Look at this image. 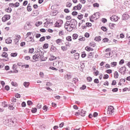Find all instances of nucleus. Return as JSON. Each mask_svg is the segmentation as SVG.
Wrapping results in <instances>:
<instances>
[{"label":"nucleus","mask_w":130,"mask_h":130,"mask_svg":"<svg viewBox=\"0 0 130 130\" xmlns=\"http://www.w3.org/2000/svg\"><path fill=\"white\" fill-rule=\"evenodd\" d=\"M72 16H77L78 15V12L73 11L72 13Z\"/></svg>","instance_id":"obj_43"},{"label":"nucleus","mask_w":130,"mask_h":130,"mask_svg":"<svg viewBox=\"0 0 130 130\" xmlns=\"http://www.w3.org/2000/svg\"><path fill=\"white\" fill-rule=\"evenodd\" d=\"M119 64L121 65V64H123V63H124V60L123 59H121L119 62Z\"/></svg>","instance_id":"obj_54"},{"label":"nucleus","mask_w":130,"mask_h":130,"mask_svg":"<svg viewBox=\"0 0 130 130\" xmlns=\"http://www.w3.org/2000/svg\"><path fill=\"white\" fill-rule=\"evenodd\" d=\"M101 29L103 30V31H104V32H106V31H107V28L105 26H102L101 27Z\"/></svg>","instance_id":"obj_40"},{"label":"nucleus","mask_w":130,"mask_h":130,"mask_svg":"<svg viewBox=\"0 0 130 130\" xmlns=\"http://www.w3.org/2000/svg\"><path fill=\"white\" fill-rule=\"evenodd\" d=\"M11 102H17V99H16V98H12V99H11Z\"/></svg>","instance_id":"obj_50"},{"label":"nucleus","mask_w":130,"mask_h":130,"mask_svg":"<svg viewBox=\"0 0 130 130\" xmlns=\"http://www.w3.org/2000/svg\"><path fill=\"white\" fill-rule=\"evenodd\" d=\"M64 12L67 14H69V13H70V10H69V9H64Z\"/></svg>","instance_id":"obj_49"},{"label":"nucleus","mask_w":130,"mask_h":130,"mask_svg":"<svg viewBox=\"0 0 130 130\" xmlns=\"http://www.w3.org/2000/svg\"><path fill=\"white\" fill-rule=\"evenodd\" d=\"M50 70H52L53 71H57V69L53 67H51L49 68Z\"/></svg>","instance_id":"obj_51"},{"label":"nucleus","mask_w":130,"mask_h":130,"mask_svg":"<svg viewBox=\"0 0 130 130\" xmlns=\"http://www.w3.org/2000/svg\"><path fill=\"white\" fill-rule=\"evenodd\" d=\"M63 23V21L61 19L58 20L55 23V27H58V28L61 27V25H62Z\"/></svg>","instance_id":"obj_4"},{"label":"nucleus","mask_w":130,"mask_h":130,"mask_svg":"<svg viewBox=\"0 0 130 130\" xmlns=\"http://www.w3.org/2000/svg\"><path fill=\"white\" fill-rule=\"evenodd\" d=\"M78 38V35L77 34H74L73 35V39L75 40V39H77Z\"/></svg>","instance_id":"obj_27"},{"label":"nucleus","mask_w":130,"mask_h":130,"mask_svg":"<svg viewBox=\"0 0 130 130\" xmlns=\"http://www.w3.org/2000/svg\"><path fill=\"white\" fill-rule=\"evenodd\" d=\"M29 85L30 83H29V82H24L23 83V85L24 86V87H25V88H28Z\"/></svg>","instance_id":"obj_15"},{"label":"nucleus","mask_w":130,"mask_h":130,"mask_svg":"<svg viewBox=\"0 0 130 130\" xmlns=\"http://www.w3.org/2000/svg\"><path fill=\"white\" fill-rule=\"evenodd\" d=\"M117 91H118V88H115L112 89L113 92H117Z\"/></svg>","instance_id":"obj_63"},{"label":"nucleus","mask_w":130,"mask_h":130,"mask_svg":"<svg viewBox=\"0 0 130 130\" xmlns=\"http://www.w3.org/2000/svg\"><path fill=\"white\" fill-rule=\"evenodd\" d=\"M105 52H108L106 53L107 55H110V49H106Z\"/></svg>","instance_id":"obj_34"},{"label":"nucleus","mask_w":130,"mask_h":130,"mask_svg":"<svg viewBox=\"0 0 130 130\" xmlns=\"http://www.w3.org/2000/svg\"><path fill=\"white\" fill-rule=\"evenodd\" d=\"M35 53H36L32 56V58L35 60H37V59L40 58V49L35 50Z\"/></svg>","instance_id":"obj_1"},{"label":"nucleus","mask_w":130,"mask_h":130,"mask_svg":"<svg viewBox=\"0 0 130 130\" xmlns=\"http://www.w3.org/2000/svg\"><path fill=\"white\" fill-rule=\"evenodd\" d=\"M2 106H3V107H8V106H9L7 104V103H6V102H4L2 103Z\"/></svg>","instance_id":"obj_28"},{"label":"nucleus","mask_w":130,"mask_h":130,"mask_svg":"<svg viewBox=\"0 0 130 130\" xmlns=\"http://www.w3.org/2000/svg\"><path fill=\"white\" fill-rule=\"evenodd\" d=\"M93 74L94 75V76H98L99 75V71H98V70H97L96 71H94L93 72Z\"/></svg>","instance_id":"obj_44"},{"label":"nucleus","mask_w":130,"mask_h":130,"mask_svg":"<svg viewBox=\"0 0 130 130\" xmlns=\"http://www.w3.org/2000/svg\"><path fill=\"white\" fill-rule=\"evenodd\" d=\"M31 112H32V113H36V112H37V108H32L31 110Z\"/></svg>","instance_id":"obj_32"},{"label":"nucleus","mask_w":130,"mask_h":130,"mask_svg":"<svg viewBox=\"0 0 130 130\" xmlns=\"http://www.w3.org/2000/svg\"><path fill=\"white\" fill-rule=\"evenodd\" d=\"M29 64H23L22 66V68H24L25 69H29Z\"/></svg>","instance_id":"obj_35"},{"label":"nucleus","mask_w":130,"mask_h":130,"mask_svg":"<svg viewBox=\"0 0 130 130\" xmlns=\"http://www.w3.org/2000/svg\"><path fill=\"white\" fill-rule=\"evenodd\" d=\"M76 7L77 8V10H81V9H82V5L81 4H79L77 6H76Z\"/></svg>","instance_id":"obj_29"},{"label":"nucleus","mask_w":130,"mask_h":130,"mask_svg":"<svg viewBox=\"0 0 130 130\" xmlns=\"http://www.w3.org/2000/svg\"><path fill=\"white\" fill-rule=\"evenodd\" d=\"M86 88H87V87L85 85H82V87H81L80 88V89H81V90H85V89H86Z\"/></svg>","instance_id":"obj_60"},{"label":"nucleus","mask_w":130,"mask_h":130,"mask_svg":"<svg viewBox=\"0 0 130 130\" xmlns=\"http://www.w3.org/2000/svg\"><path fill=\"white\" fill-rule=\"evenodd\" d=\"M11 19V16L9 15H6L2 18L3 22H6V21H8V20H10Z\"/></svg>","instance_id":"obj_6"},{"label":"nucleus","mask_w":130,"mask_h":130,"mask_svg":"<svg viewBox=\"0 0 130 130\" xmlns=\"http://www.w3.org/2000/svg\"><path fill=\"white\" fill-rule=\"evenodd\" d=\"M25 60H30V56H25Z\"/></svg>","instance_id":"obj_62"},{"label":"nucleus","mask_w":130,"mask_h":130,"mask_svg":"<svg viewBox=\"0 0 130 130\" xmlns=\"http://www.w3.org/2000/svg\"><path fill=\"white\" fill-rule=\"evenodd\" d=\"M110 20L112 21H114L115 22H117V21H118V16L116 15H112L110 17Z\"/></svg>","instance_id":"obj_7"},{"label":"nucleus","mask_w":130,"mask_h":130,"mask_svg":"<svg viewBox=\"0 0 130 130\" xmlns=\"http://www.w3.org/2000/svg\"><path fill=\"white\" fill-rule=\"evenodd\" d=\"M114 113V108L112 106H110L108 108L107 114L109 115H112Z\"/></svg>","instance_id":"obj_2"},{"label":"nucleus","mask_w":130,"mask_h":130,"mask_svg":"<svg viewBox=\"0 0 130 130\" xmlns=\"http://www.w3.org/2000/svg\"><path fill=\"white\" fill-rule=\"evenodd\" d=\"M6 43L7 44H10V43H12V40L11 39V38H8L6 40Z\"/></svg>","instance_id":"obj_14"},{"label":"nucleus","mask_w":130,"mask_h":130,"mask_svg":"<svg viewBox=\"0 0 130 130\" xmlns=\"http://www.w3.org/2000/svg\"><path fill=\"white\" fill-rule=\"evenodd\" d=\"M83 15L82 14L78 15L77 18L79 20H82V19H83Z\"/></svg>","instance_id":"obj_37"},{"label":"nucleus","mask_w":130,"mask_h":130,"mask_svg":"<svg viewBox=\"0 0 130 130\" xmlns=\"http://www.w3.org/2000/svg\"><path fill=\"white\" fill-rule=\"evenodd\" d=\"M62 42V40L60 39H58L56 40V43H57V44H59V43H61Z\"/></svg>","instance_id":"obj_23"},{"label":"nucleus","mask_w":130,"mask_h":130,"mask_svg":"<svg viewBox=\"0 0 130 130\" xmlns=\"http://www.w3.org/2000/svg\"><path fill=\"white\" fill-rule=\"evenodd\" d=\"M74 29H75V27H72V26L70 25L68 27V29H67V31H68L69 32H72V30H74Z\"/></svg>","instance_id":"obj_18"},{"label":"nucleus","mask_w":130,"mask_h":130,"mask_svg":"<svg viewBox=\"0 0 130 130\" xmlns=\"http://www.w3.org/2000/svg\"><path fill=\"white\" fill-rule=\"evenodd\" d=\"M106 73L107 74H112V70L108 69V70H106Z\"/></svg>","instance_id":"obj_21"},{"label":"nucleus","mask_w":130,"mask_h":130,"mask_svg":"<svg viewBox=\"0 0 130 130\" xmlns=\"http://www.w3.org/2000/svg\"><path fill=\"white\" fill-rule=\"evenodd\" d=\"M118 77H119V75L118 74V72H117V71H115L114 73V77L115 79H118Z\"/></svg>","instance_id":"obj_12"},{"label":"nucleus","mask_w":130,"mask_h":130,"mask_svg":"<svg viewBox=\"0 0 130 130\" xmlns=\"http://www.w3.org/2000/svg\"><path fill=\"white\" fill-rule=\"evenodd\" d=\"M94 14L95 17H96V19H99V15H100L99 12H96V13H94Z\"/></svg>","instance_id":"obj_33"},{"label":"nucleus","mask_w":130,"mask_h":130,"mask_svg":"<svg viewBox=\"0 0 130 130\" xmlns=\"http://www.w3.org/2000/svg\"><path fill=\"white\" fill-rule=\"evenodd\" d=\"M77 24H78V22L75 19H72L70 20V26L71 27L75 28H77Z\"/></svg>","instance_id":"obj_3"},{"label":"nucleus","mask_w":130,"mask_h":130,"mask_svg":"<svg viewBox=\"0 0 130 130\" xmlns=\"http://www.w3.org/2000/svg\"><path fill=\"white\" fill-rule=\"evenodd\" d=\"M28 53H35V50L34 51V49H29V51H28Z\"/></svg>","instance_id":"obj_38"},{"label":"nucleus","mask_w":130,"mask_h":130,"mask_svg":"<svg viewBox=\"0 0 130 130\" xmlns=\"http://www.w3.org/2000/svg\"><path fill=\"white\" fill-rule=\"evenodd\" d=\"M86 27H91V26H92V23H91L87 22L86 23Z\"/></svg>","instance_id":"obj_46"},{"label":"nucleus","mask_w":130,"mask_h":130,"mask_svg":"<svg viewBox=\"0 0 130 130\" xmlns=\"http://www.w3.org/2000/svg\"><path fill=\"white\" fill-rule=\"evenodd\" d=\"M12 123H15V122H17V120H16V118H13L12 119Z\"/></svg>","instance_id":"obj_61"},{"label":"nucleus","mask_w":130,"mask_h":130,"mask_svg":"<svg viewBox=\"0 0 130 130\" xmlns=\"http://www.w3.org/2000/svg\"><path fill=\"white\" fill-rule=\"evenodd\" d=\"M116 84V81L113 80V81H112V85L113 86H115Z\"/></svg>","instance_id":"obj_64"},{"label":"nucleus","mask_w":130,"mask_h":130,"mask_svg":"<svg viewBox=\"0 0 130 130\" xmlns=\"http://www.w3.org/2000/svg\"><path fill=\"white\" fill-rule=\"evenodd\" d=\"M114 26H115V24H113V23L109 24V27L111 29H113V28H114Z\"/></svg>","instance_id":"obj_30"},{"label":"nucleus","mask_w":130,"mask_h":130,"mask_svg":"<svg viewBox=\"0 0 130 130\" xmlns=\"http://www.w3.org/2000/svg\"><path fill=\"white\" fill-rule=\"evenodd\" d=\"M11 85H12L14 87H17L18 83H17L16 82L12 81L11 82Z\"/></svg>","instance_id":"obj_25"},{"label":"nucleus","mask_w":130,"mask_h":130,"mask_svg":"<svg viewBox=\"0 0 130 130\" xmlns=\"http://www.w3.org/2000/svg\"><path fill=\"white\" fill-rule=\"evenodd\" d=\"M102 21L103 22V23H106L107 22V19H106V18H102Z\"/></svg>","instance_id":"obj_59"},{"label":"nucleus","mask_w":130,"mask_h":130,"mask_svg":"<svg viewBox=\"0 0 130 130\" xmlns=\"http://www.w3.org/2000/svg\"><path fill=\"white\" fill-rule=\"evenodd\" d=\"M108 38H105L103 40V42H108Z\"/></svg>","instance_id":"obj_56"},{"label":"nucleus","mask_w":130,"mask_h":130,"mask_svg":"<svg viewBox=\"0 0 130 130\" xmlns=\"http://www.w3.org/2000/svg\"><path fill=\"white\" fill-rule=\"evenodd\" d=\"M93 7H94V8H99V4L98 3H94L93 4Z\"/></svg>","instance_id":"obj_41"},{"label":"nucleus","mask_w":130,"mask_h":130,"mask_svg":"<svg viewBox=\"0 0 130 130\" xmlns=\"http://www.w3.org/2000/svg\"><path fill=\"white\" fill-rule=\"evenodd\" d=\"M94 40H95V41H101V36L96 37L94 39Z\"/></svg>","instance_id":"obj_24"},{"label":"nucleus","mask_w":130,"mask_h":130,"mask_svg":"<svg viewBox=\"0 0 130 130\" xmlns=\"http://www.w3.org/2000/svg\"><path fill=\"white\" fill-rule=\"evenodd\" d=\"M27 10L28 12H31L32 11V8H31V4H28L27 7Z\"/></svg>","instance_id":"obj_16"},{"label":"nucleus","mask_w":130,"mask_h":130,"mask_svg":"<svg viewBox=\"0 0 130 130\" xmlns=\"http://www.w3.org/2000/svg\"><path fill=\"white\" fill-rule=\"evenodd\" d=\"M109 78V75H108V74H105V75H104L103 79L104 80H107V79H108Z\"/></svg>","instance_id":"obj_31"},{"label":"nucleus","mask_w":130,"mask_h":130,"mask_svg":"<svg viewBox=\"0 0 130 130\" xmlns=\"http://www.w3.org/2000/svg\"><path fill=\"white\" fill-rule=\"evenodd\" d=\"M129 19V15L128 14H124L122 15V20H128Z\"/></svg>","instance_id":"obj_9"},{"label":"nucleus","mask_w":130,"mask_h":130,"mask_svg":"<svg viewBox=\"0 0 130 130\" xmlns=\"http://www.w3.org/2000/svg\"><path fill=\"white\" fill-rule=\"evenodd\" d=\"M26 25L27 26H25V28H26L27 30H30L32 27L31 23L30 22H27Z\"/></svg>","instance_id":"obj_10"},{"label":"nucleus","mask_w":130,"mask_h":130,"mask_svg":"<svg viewBox=\"0 0 130 130\" xmlns=\"http://www.w3.org/2000/svg\"><path fill=\"white\" fill-rule=\"evenodd\" d=\"M66 40L68 41H72V37L71 36H68L66 38Z\"/></svg>","instance_id":"obj_42"},{"label":"nucleus","mask_w":130,"mask_h":130,"mask_svg":"<svg viewBox=\"0 0 130 130\" xmlns=\"http://www.w3.org/2000/svg\"><path fill=\"white\" fill-rule=\"evenodd\" d=\"M9 6H11V8H18L20 6V3L16 2L15 4L10 3L9 4Z\"/></svg>","instance_id":"obj_8"},{"label":"nucleus","mask_w":130,"mask_h":130,"mask_svg":"<svg viewBox=\"0 0 130 130\" xmlns=\"http://www.w3.org/2000/svg\"><path fill=\"white\" fill-rule=\"evenodd\" d=\"M44 49L48 48V44H45L43 46Z\"/></svg>","instance_id":"obj_36"},{"label":"nucleus","mask_w":130,"mask_h":130,"mask_svg":"<svg viewBox=\"0 0 130 130\" xmlns=\"http://www.w3.org/2000/svg\"><path fill=\"white\" fill-rule=\"evenodd\" d=\"M44 40H45V37H42L40 39V42L44 41Z\"/></svg>","instance_id":"obj_55"},{"label":"nucleus","mask_w":130,"mask_h":130,"mask_svg":"<svg viewBox=\"0 0 130 130\" xmlns=\"http://www.w3.org/2000/svg\"><path fill=\"white\" fill-rule=\"evenodd\" d=\"M3 57H8V53L7 52H3L2 54Z\"/></svg>","instance_id":"obj_26"},{"label":"nucleus","mask_w":130,"mask_h":130,"mask_svg":"<svg viewBox=\"0 0 130 130\" xmlns=\"http://www.w3.org/2000/svg\"><path fill=\"white\" fill-rule=\"evenodd\" d=\"M66 7H67V8H71V7H72V4L71 3H68Z\"/></svg>","instance_id":"obj_48"},{"label":"nucleus","mask_w":130,"mask_h":130,"mask_svg":"<svg viewBox=\"0 0 130 130\" xmlns=\"http://www.w3.org/2000/svg\"><path fill=\"white\" fill-rule=\"evenodd\" d=\"M111 66L112 68H114V67H116V66H117V62H111Z\"/></svg>","instance_id":"obj_17"},{"label":"nucleus","mask_w":130,"mask_h":130,"mask_svg":"<svg viewBox=\"0 0 130 130\" xmlns=\"http://www.w3.org/2000/svg\"><path fill=\"white\" fill-rule=\"evenodd\" d=\"M86 113V111H84L83 110H81L80 112V115H81V116H85Z\"/></svg>","instance_id":"obj_13"},{"label":"nucleus","mask_w":130,"mask_h":130,"mask_svg":"<svg viewBox=\"0 0 130 130\" xmlns=\"http://www.w3.org/2000/svg\"><path fill=\"white\" fill-rule=\"evenodd\" d=\"M79 57H80V54H79V53H76L75 54V59H79Z\"/></svg>","instance_id":"obj_20"},{"label":"nucleus","mask_w":130,"mask_h":130,"mask_svg":"<svg viewBox=\"0 0 130 130\" xmlns=\"http://www.w3.org/2000/svg\"><path fill=\"white\" fill-rule=\"evenodd\" d=\"M87 82H92V77H88L87 78Z\"/></svg>","instance_id":"obj_45"},{"label":"nucleus","mask_w":130,"mask_h":130,"mask_svg":"<svg viewBox=\"0 0 130 130\" xmlns=\"http://www.w3.org/2000/svg\"><path fill=\"white\" fill-rule=\"evenodd\" d=\"M17 55H18V53H12L11 54V56L13 57H15V56H17Z\"/></svg>","instance_id":"obj_39"},{"label":"nucleus","mask_w":130,"mask_h":130,"mask_svg":"<svg viewBox=\"0 0 130 130\" xmlns=\"http://www.w3.org/2000/svg\"><path fill=\"white\" fill-rule=\"evenodd\" d=\"M32 39H33L32 37H26L25 39V40L28 42L29 41H32Z\"/></svg>","instance_id":"obj_11"},{"label":"nucleus","mask_w":130,"mask_h":130,"mask_svg":"<svg viewBox=\"0 0 130 130\" xmlns=\"http://www.w3.org/2000/svg\"><path fill=\"white\" fill-rule=\"evenodd\" d=\"M46 86L47 87H51V86H52V84L51 83H50V82H47L46 83Z\"/></svg>","instance_id":"obj_47"},{"label":"nucleus","mask_w":130,"mask_h":130,"mask_svg":"<svg viewBox=\"0 0 130 130\" xmlns=\"http://www.w3.org/2000/svg\"><path fill=\"white\" fill-rule=\"evenodd\" d=\"M42 105L41 104H38L37 105V108H38V109H40V108H42Z\"/></svg>","instance_id":"obj_57"},{"label":"nucleus","mask_w":130,"mask_h":130,"mask_svg":"<svg viewBox=\"0 0 130 130\" xmlns=\"http://www.w3.org/2000/svg\"><path fill=\"white\" fill-rule=\"evenodd\" d=\"M27 103V105H29V106L32 105V104H33V103L31 101H28Z\"/></svg>","instance_id":"obj_53"},{"label":"nucleus","mask_w":130,"mask_h":130,"mask_svg":"<svg viewBox=\"0 0 130 130\" xmlns=\"http://www.w3.org/2000/svg\"><path fill=\"white\" fill-rule=\"evenodd\" d=\"M40 25H42V22L41 21H38L36 23V27H39Z\"/></svg>","instance_id":"obj_22"},{"label":"nucleus","mask_w":130,"mask_h":130,"mask_svg":"<svg viewBox=\"0 0 130 130\" xmlns=\"http://www.w3.org/2000/svg\"><path fill=\"white\" fill-rule=\"evenodd\" d=\"M22 107H26V103L25 102H23L21 104Z\"/></svg>","instance_id":"obj_58"},{"label":"nucleus","mask_w":130,"mask_h":130,"mask_svg":"<svg viewBox=\"0 0 130 130\" xmlns=\"http://www.w3.org/2000/svg\"><path fill=\"white\" fill-rule=\"evenodd\" d=\"M126 71V68H125V67L124 66L121 67L119 69V72L120 73V74H122V75H124L125 74Z\"/></svg>","instance_id":"obj_5"},{"label":"nucleus","mask_w":130,"mask_h":130,"mask_svg":"<svg viewBox=\"0 0 130 130\" xmlns=\"http://www.w3.org/2000/svg\"><path fill=\"white\" fill-rule=\"evenodd\" d=\"M56 59V57L55 56H51V57L49 58V60L52 61V60H55Z\"/></svg>","instance_id":"obj_19"},{"label":"nucleus","mask_w":130,"mask_h":130,"mask_svg":"<svg viewBox=\"0 0 130 130\" xmlns=\"http://www.w3.org/2000/svg\"><path fill=\"white\" fill-rule=\"evenodd\" d=\"M43 110H44L45 111H46L47 110V109H48V107L46 106H44L43 107Z\"/></svg>","instance_id":"obj_52"}]
</instances>
